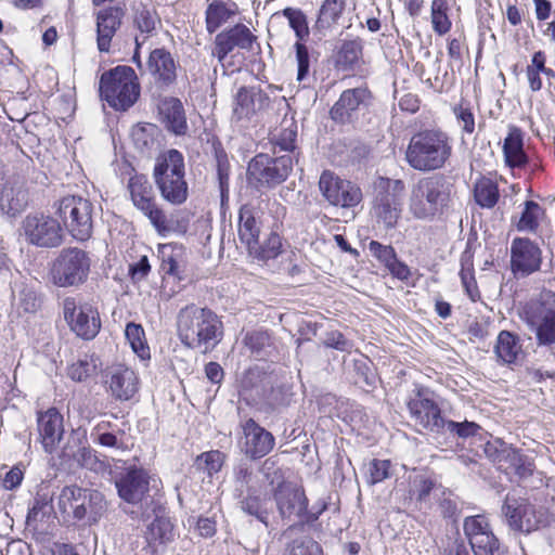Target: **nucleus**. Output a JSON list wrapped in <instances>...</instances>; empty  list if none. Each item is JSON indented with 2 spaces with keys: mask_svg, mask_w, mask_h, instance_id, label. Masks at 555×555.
<instances>
[{
  "mask_svg": "<svg viewBox=\"0 0 555 555\" xmlns=\"http://www.w3.org/2000/svg\"><path fill=\"white\" fill-rule=\"evenodd\" d=\"M256 41L257 37L246 25L236 24L216 36L212 55L217 56L219 63L222 64L225 56L235 48L250 51Z\"/></svg>",
  "mask_w": 555,
  "mask_h": 555,
  "instance_id": "6ab92c4d",
  "label": "nucleus"
},
{
  "mask_svg": "<svg viewBox=\"0 0 555 555\" xmlns=\"http://www.w3.org/2000/svg\"><path fill=\"white\" fill-rule=\"evenodd\" d=\"M387 269L393 276L402 281L408 280L411 274L409 267L405 263L399 261L397 258L389 266H387Z\"/></svg>",
  "mask_w": 555,
  "mask_h": 555,
  "instance_id": "774afa93",
  "label": "nucleus"
},
{
  "mask_svg": "<svg viewBox=\"0 0 555 555\" xmlns=\"http://www.w3.org/2000/svg\"><path fill=\"white\" fill-rule=\"evenodd\" d=\"M542 250L527 237H515L511 244V269L517 276H528L541 269Z\"/></svg>",
  "mask_w": 555,
  "mask_h": 555,
  "instance_id": "f3484780",
  "label": "nucleus"
},
{
  "mask_svg": "<svg viewBox=\"0 0 555 555\" xmlns=\"http://www.w3.org/2000/svg\"><path fill=\"white\" fill-rule=\"evenodd\" d=\"M474 196L479 206L492 208L500 196L496 183L488 178L479 179L475 184Z\"/></svg>",
  "mask_w": 555,
  "mask_h": 555,
  "instance_id": "79ce46f5",
  "label": "nucleus"
},
{
  "mask_svg": "<svg viewBox=\"0 0 555 555\" xmlns=\"http://www.w3.org/2000/svg\"><path fill=\"white\" fill-rule=\"evenodd\" d=\"M255 247L249 251L254 258L262 261L274 259L281 253V237L278 233L271 232L262 243L258 241Z\"/></svg>",
  "mask_w": 555,
  "mask_h": 555,
  "instance_id": "37998d69",
  "label": "nucleus"
},
{
  "mask_svg": "<svg viewBox=\"0 0 555 555\" xmlns=\"http://www.w3.org/2000/svg\"><path fill=\"white\" fill-rule=\"evenodd\" d=\"M104 376L108 390L117 400H129L139 389L135 372L125 364L118 363L108 366Z\"/></svg>",
  "mask_w": 555,
  "mask_h": 555,
  "instance_id": "5701e85b",
  "label": "nucleus"
},
{
  "mask_svg": "<svg viewBox=\"0 0 555 555\" xmlns=\"http://www.w3.org/2000/svg\"><path fill=\"white\" fill-rule=\"evenodd\" d=\"M98 359L85 356L68 367V376L76 382H82L95 373Z\"/></svg>",
  "mask_w": 555,
  "mask_h": 555,
  "instance_id": "09e8293b",
  "label": "nucleus"
},
{
  "mask_svg": "<svg viewBox=\"0 0 555 555\" xmlns=\"http://www.w3.org/2000/svg\"><path fill=\"white\" fill-rule=\"evenodd\" d=\"M224 462V455L220 451H209L202 453L196 459V464L199 468L206 470L208 475L218 473Z\"/></svg>",
  "mask_w": 555,
  "mask_h": 555,
  "instance_id": "6e6d98bb",
  "label": "nucleus"
},
{
  "mask_svg": "<svg viewBox=\"0 0 555 555\" xmlns=\"http://www.w3.org/2000/svg\"><path fill=\"white\" fill-rule=\"evenodd\" d=\"M463 528L474 555H501L500 542L485 516L466 517Z\"/></svg>",
  "mask_w": 555,
  "mask_h": 555,
  "instance_id": "dca6fc26",
  "label": "nucleus"
},
{
  "mask_svg": "<svg viewBox=\"0 0 555 555\" xmlns=\"http://www.w3.org/2000/svg\"><path fill=\"white\" fill-rule=\"evenodd\" d=\"M362 56V44L360 40L345 41L336 56V67L347 72L354 69Z\"/></svg>",
  "mask_w": 555,
  "mask_h": 555,
  "instance_id": "ea45409f",
  "label": "nucleus"
},
{
  "mask_svg": "<svg viewBox=\"0 0 555 555\" xmlns=\"http://www.w3.org/2000/svg\"><path fill=\"white\" fill-rule=\"evenodd\" d=\"M391 463L388 460H373L367 466L366 481L370 486L382 482L390 477Z\"/></svg>",
  "mask_w": 555,
  "mask_h": 555,
  "instance_id": "5fc2aeb1",
  "label": "nucleus"
},
{
  "mask_svg": "<svg viewBox=\"0 0 555 555\" xmlns=\"http://www.w3.org/2000/svg\"><path fill=\"white\" fill-rule=\"evenodd\" d=\"M178 68V61L165 48H157L151 51L146 62V72L157 88L168 89L175 85Z\"/></svg>",
  "mask_w": 555,
  "mask_h": 555,
  "instance_id": "a211bd4d",
  "label": "nucleus"
},
{
  "mask_svg": "<svg viewBox=\"0 0 555 555\" xmlns=\"http://www.w3.org/2000/svg\"><path fill=\"white\" fill-rule=\"evenodd\" d=\"M57 507L65 519L91 527L107 512V502L104 494L95 489L66 486L59 494Z\"/></svg>",
  "mask_w": 555,
  "mask_h": 555,
  "instance_id": "7ed1b4c3",
  "label": "nucleus"
},
{
  "mask_svg": "<svg viewBox=\"0 0 555 555\" xmlns=\"http://www.w3.org/2000/svg\"><path fill=\"white\" fill-rule=\"evenodd\" d=\"M502 509L514 531L530 533L538 530L545 520L544 513L526 499L507 495Z\"/></svg>",
  "mask_w": 555,
  "mask_h": 555,
  "instance_id": "ddd939ff",
  "label": "nucleus"
},
{
  "mask_svg": "<svg viewBox=\"0 0 555 555\" xmlns=\"http://www.w3.org/2000/svg\"><path fill=\"white\" fill-rule=\"evenodd\" d=\"M269 98L260 88L242 87L238 89L233 107V114L237 119L248 118L261 109Z\"/></svg>",
  "mask_w": 555,
  "mask_h": 555,
  "instance_id": "c85d7f7f",
  "label": "nucleus"
},
{
  "mask_svg": "<svg viewBox=\"0 0 555 555\" xmlns=\"http://www.w3.org/2000/svg\"><path fill=\"white\" fill-rule=\"evenodd\" d=\"M90 266V257L85 250L65 248L54 260L52 281L59 287L79 286L88 280Z\"/></svg>",
  "mask_w": 555,
  "mask_h": 555,
  "instance_id": "6e6552de",
  "label": "nucleus"
},
{
  "mask_svg": "<svg viewBox=\"0 0 555 555\" xmlns=\"http://www.w3.org/2000/svg\"><path fill=\"white\" fill-rule=\"evenodd\" d=\"M158 113L166 127L176 134H184L188 125L183 105L179 99L165 98L158 104Z\"/></svg>",
  "mask_w": 555,
  "mask_h": 555,
  "instance_id": "c756f323",
  "label": "nucleus"
},
{
  "mask_svg": "<svg viewBox=\"0 0 555 555\" xmlns=\"http://www.w3.org/2000/svg\"><path fill=\"white\" fill-rule=\"evenodd\" d=\"M133 205L149 218L159 234L173 230L165 212L157 206L152 184L145 176H133L128 183Z\"/></svg>",
  "mask_w": 555,
  "mask_h": 555,
  "instance_id": "1a4fd4ad",
  "label": "nucleus"
},
{
  "mask_svg": "<svg viewBox=\"0 0 555 555\" xmlns=\"http://www.w3.org/2000/svg\"><path fill=\"white\" fill-rule=\"evenodd\" d=\"M526 321L534 331L539 345L555 344V308L532 302L526 310Z\"/></svg>",
  "mask_w": 555,
  "mask_h": 555,
  "instance_id": "aec40b11",
  "label": "nucleus"
},
{
  "mask_svg": "<svg viewBox=\"0 0 555 555\" xmlns=\"http://www.w3.org/2000/svg\"><path fill=\"white\" fill-rule=\"evenodd\" d=\"M150 479L147 472L142 468L128 469L115 482L118 495L131 504L141 502L149 492Z\"/></svg>",
  "mask_w": 555,
  "mask_h": 555,
  "instance_id": "bb28decb",
  "label": "nucleus"
},
{
  "mask_svg": "<svg viewBox=\"0 0 555 555\" xmlns=\"http://www.w3.org/2000/svg\"><path fill=\"white\" fill-rule=\"evenodd\" d=\"M283 15L288 20V24L295 31L297 41L301 42L309 36V27L306 14L294 8H286L283 10Z\"/></svg>",
  "mask_w": 555,
  "mask_h": 555,
  "instance_id": "49530a36",
  "label": "nucleus"
},
{
  "mask_svg": "<svg viewBox=\"0 0 555 555\" xmlns=\"http://www.w3.org/2000/svg\"><path fill=\"white\" fill-rule=\"evenodd\" d=\"M494 353L496 360L503 364L515 363L521 353L519 338L512 332L501 331L496 338Z\"/></svg>",
  "mask_w": 555,
  "mask_h": 555,
  "instance_id": "e433bc0d",
  "label": "nucleus"
},
{
  "mask_svg": "<svg viewBox=\"0 0 555 555\" xmlns=\"http://www.w3.org/2000/svg\"><path fill=\"white\" fill-rule=\"evenodd\" d=\"M541 207L538 203L527 201L525 203V208L517 223V229L519 231L533 232L539 225V217L541 215Z\"/></svg>",
  "mask_w": 555,
  "mask_h": 555,
  "instance_id": "8fccbe9b",
  "label": "nucleus"
},
{
  "mask_svg": "<svg viewBox=\"0 0 555 555\" xmlns=\"http://www.w3.org/2000/svg\"><path fill=\"white\" fill-rule=\"evenodd\" d=\"M408 409L415 425L438 433L444 427L441 411L433 398V392L426 388H417L408 401Z\"/></svg>",
  "mask_w": 555,
  "mask_h": 555,
  "instance_id": "4468645a",
  "label": "nucleus"
},
{
  "mask_svg": "<svg viewBox=\"0 0 555 555\" xmlns=\"http://www.w3.org/2000/svg\"><path fill=\"white\" fill-rule=\"evenodd\" d=\"M404 190L405 184L400 179L378 177L374 181V215L386 228L395 227L400 218Z\"/></svg>",
  "mask_w": 555,
  "mask_h": 555,
  "instance_id": "0eeeda50",
  "label": "nucleus"
},
{
  "mask_svg": "<svg viewBox=\"0 0 555 555\" xmlns=\"http://www.w3.org/2000/svg\"><path fill=\"white\" fill-rule=\"evenodd\" d=\"M160 192L162 197L172 204H183L189 195V188L184 177L177 178H157L154 179Z\"/></svg>",
  "mask_w": 555,
  "mask_h": 555,
  "instance_id": "c9c22d12",
  "label": "nucleus"
},
{
  "mask_svg": "<svg viewBox=\"0 0 555 555\" xmlns=\"http://www.w3.org/2000/svg\"><path fill=\"white\" fill-rule=\"evenodd\" d=\"M177 332L184 346L207 352L221 341L223 324L210 309L192 304L180 309Z\"/></svg>",
  "mask_w": 555,
  "mask_h": 555,
  "instance_id": "f257e3e1",
  "label": "nucleus"
},
{
  "mask_svg": "<svg viewBox=\"0 0 555 555\" xmlns=\"http://www.w3.org/2000/svg\"><path fill=\"white\" fill-rule=\"evenodd\" d=\"M26 241L37 247L54 248L63 243L64 234L60 221L50 215H27L22 222Z\"/></svg>",
  "mask_w": 555,
  "mask_h": 555,
  "instance_id": "9b49d317",
  "label": "nucleus"
},
{
  "mask_svg": "<svg viewBox=\"0 0 555 555\" xmlns=\"http://www.w3.org/2000/svg\"><path fill=\"white\" fill-rule=\"evenodd\" d=\"M244 344L253 353L260 354L267 347H270L271 338L267 332L255 331L246 334Z\"/></svg>",
  "mask_w": 555,
  "mask_h": 555,
  "instance_id": "4d7b16f0",
  "label": "nucleus"
},
{
  "mask_svg": "<svg viewBox=\"0 0 555 555\" xmlns=\"http://www.w3.org/2000/svg\"><path fill=\"white\" fill-rule=\"evenodd\" d=\"M292 170L291 155L271 158L266 154H258L249 162L247 176L250 183L271 188L285 181Z\"/></svg>",
  "mask_w": 555,
  "mask_h": 555,
  "instance_id": "9d476101",
  "label": "nucleus"
},
{
  "mask_svg": "<svg viewBox=\"0 0 555 555\" xmlns=\"http://www.w3.org/2000/svg\"><path fill=\"white\" fill-rule=\"evenodd\" d=\"M52 512V495L49 492L41 489L36 498L33 507L28 512L27 522L36 520L39 515L42 517L49 515Z\"/></svg>",
  "mask_w": 555,
  "mask_h": 555,
  "instance_id": "603ef678",
  "label": "nucleus"
},
{
  "mask_svg": "<svg viewBox=\"0 0 555 555\" xmlns=\"http://www.w3.org/2000/svg\"><path fill=\"white\" fill-rule=\"evenodd\" d=\"M495 462L499 469L505 472L507 475H515L519 478H526L533 472L532 462L517 449L511 446H503L498 451Z\"/></svg>",
  "mask_w": 555,
  "mask_h": 555,
  "instance_id": "cd10ccee",
  "label": "nucleus"
},
{
  "mask_svg": "<svg viewBox=\"0 0 555 555\" xmlns=\"http://www.w3.org/2000/svg\"><path fill=\"white\" fill-rule=\"evenodd\" d=\"M241 504L242 509L245 513L255 516L266 526L268 525L270 507L269 502L266 499H261L260 496L256 495H248L245 500L241 502Z\"/></svg>",
  "mask_w": 555,
  "mask_h": 555,
  "instance_id": "de8ad7c7",
  "label": "nucleus"
},
{
  "mask_svg": "<svg viewBox=\"0 0 555 555\" xmlns=\"http://www.w3.org/2000/svg\"><path fill=\"white\" fill-rule=\"evenodd\" d=\"M151 267L149 263V260L145 256H143L137 263L130 264L129 267V273L134 281H140L144 279Z\"/></svg>",
  "mask_w": 555,
  "mask_h": 555,
  "instance_id": "338daca9",
  "label": "nucleus"
},
{
  "mask_svg": "<svg viewBox=\"0 0 555 555\" xmlns=\"http://www.w3.org/2000/svg\"><path fill=\"white\" fill-rule=\"evenodd\" d=\"M300 526H289L282 537L292 539L287 544L283 555H323L321 545L308 535H300L295 538L298 531L302 530Z\"/></svg>",
  "mask_w": 555,
  "mask_h": 555,
  "instance_id": "7c9ffc66",
  "label": "nucleus"
},
{
  "mask_svg": "<svg viewBox=\"0 0 555 555\" xmlns=\"http://www.w3.org/2000/svg\"><path fill=\"white\" fill-rule=\"evenodd\" d=\"M125 335L132 350L141 359H146L150 357V348L146 345L144 330L140 324L128 323L126 326Z\"/></svg>",
  "mask_w": 555,
  "mask_h": 555,
  "instance_id": "c03bdc74",
  "label": "nucleus"
},
{
  "mask_svg": "<svg viewBox=\"0 0 555 555\" xmlns=\"http://www.w3.org/2000/svg\"><path fill=\"white\" fill-rule=\"evenodd\" d=\"M274 500L282 518H301L307 511L305 491L292 482H282L274 490Z\"/></svg>",
  "mask_w": 555,
  "mask_h": 555,
  "instance_id": "412c9836",
  "label": "nucleus"
},
{
  "mask_svg": "<svg viewBox=\"0 0 555 555\" xmlns=\"http://www.w3.org/2000/svg\"><path fill=\"white\" fill-rule=\"evenodd\" d=\"M229 17L230 11L223 3H211L206 11L207 30L210 34L215 33Z\"/></svg>",
  "mask_w": 555,
  "mask_h": 555,
  "instance_id": "3c124183",
  "label": "nucleus"
},
{
  "mask_svg": "<svg viewBox=\"0 0 555 555\" xmlns=\"http://www.w3.org/2000/svg\"><path fill=\"white\" fill-rule=\"evenodd\" d=\"M259 236L260 225L253 207L242 206L238 212V238L247 247L248 253L256 248Z\"/></svg>",
  "mask_w": 555,
  "mask_h": 555,
  "instance_id": "2f4dec72",
  "label": "nucleus"
},
{
  "mask_svg": "<svg viewBox=\"0 0 555 555\" xmlns=\"http://www.w3.org/2000/svg\"><path fill=\"white\" fill-rule=\"evenodd\" d=\"M242 428L244 434L242 450L250 459L263 457L273 449L275 443L273 435L253 418L247 420Z\"/></svg>",
  "mask_w": 555,
  "mask_h": 555,
  "instance_id": "a878e982",
  "label": "nucleus"
},
{
  "mask_svg": "<svg viewBox=\"0 0 555 555\" xmlns=\"http://www.w3.org/2000/svg\"><path fill=\"white\" fill-rule=\"evenodd\" d=\"M448 2L447 0H433L431 3V24L433 29L438 35L447 34L451 28V21L447 15Z\"/></svg>",
  "mask_w": 555,
  "mask_h": 555,
  "instance_id": "a18cd8bd",
  "label": "nucleus"
},
{
  "mask_svg": "<svg viewBox=\"0 0 555 555\" xmlns=\"http://www.w3.org/2000/svg\"><path fill=\"white\" fill-rule=\"evenodd\" d=\"M434 481L424 476H417L413 479V491L417 494L418 501H425L434 489Z\"/></svg>",
  "mask_w": 555,
  "mask_h": 555,
  "instance_id": "0e129e2a",
  "label": "nucleus"
},
{
  "mask_svg": "<svg viewBox=\"0 0 555 555\" xmlns=\"http://www.w3.org/2000/svg\"><path fill=\"white\" fill-rule=\"evenodd\" d=\"M37 431L44 451L48 453L55 452L59 449L64 434L62 414L55 408H50L44 412H38Z\"/></svg>",
  "mask_w": 555,
  "mask_h": 555,
  "instance_id": "b1692460",
  "label": "nucleus"
},
{
  "mask_svg": "<svg viewBox=\"0 0 555 555\" xmlns=\"http://www.w3.org/2000/svg\"><path fill=\"white\" fill-rule=\"evenodd\" d=\"M452 155L451 139L439 130H424L412 135L405 151L411 168L430 172L444 168Z\"/></svg>",
  "mask_w": 555,
  "mask_h": 555,
  "instance_id": "f03ea898",
  "label": "nucleus"
},
{
  "mask_svg": "<svg viewBox=\"0 0 555 555\" xmlns=\"http://www.w3.org/2000/svg\"><path fill=\"white\" fill-rule=\"evenodd\" d=\"M133 25L140 31L135 36V46L139 48L149 37L156 35L160 20L154 10L140 5L134 11Z\"/></svg>",
  "mask_w": 555,
  "mask_h": 555,
  "instance_id": "f704fd0d",
  "label": "nucleus"
},
{
  "mask_svg": "<svg viewBox=\"0 0 555 555\" xmlns=\"http://www.w3.org/2000/svg\"><path fill=\"white\" fill-rule=\"evenodd\" d=\"M295 50H296V61H297V80L302 81L309 74L310 68V56L308 52V48L297 41L295 43Z\"/></svg>",
  "mask_w": 555,
  "mask_h": 555,
  "instance_id": "bf43d9fd",
  "label": "nucleus"
},
{
  "mask_svg": "<svg viewBox=\"0 0 555 555\" xmlns=\"http://www.w3.org/2000/svg\"><path fill=\"white\" fill-rule=\"evenodd\" d=\"M442 555H470L465 540L459 533L454 538H449L443 548Z\"/></svg>",
  "mask_w": 555,
  "mask_h": 555,
  "instance_id": "e2e57ef3",
  "label": "nucleus"
},
{
  "mask_svg": "<svg viewBox=\"0 0 555 555\" xmlns=\"http://www.w3.org/2000/svg\"><path fill=\"white\" fill-rule=\"evenodd\" d=\"M131 135L134 145L141 153H151L159 146L160 131L153 124L137 125L133 127Z\"/></svg>",
  "mask_w": 555,
  "mask_h": 555,
  "instance_id": "4c0bfd02",
  "label": "nucleus"
},
{
  "mask_svg": "<svg viewBox=\"0 0 555 555\" xmlns=\"http://www.w3.org/2000/svg\"><path fill=\"white\" fill-rule=\"evenodd\" d=\"M371 92L363 87L345 90L330 111L331 118L339 124L351 122L361 106H365Z\"/></svg>",
  "mask_w": 555,
  "mask_h": 555,
  "instance_id": "393cba45",
  "label": "nucleus"
},
{
  "mask_svg": "<svg viewBox=\"0 0 555 555\" xmlns=\"http://www.w3.org/2000/svg\"><path fill=\"white\" fill-rule=\"evenodd\" d=\"M319 186L322 195L334 206L354 207L362 199V192L359 186L340 179L331 171H324L321 175Z\"/></svg>",
  "mask_w": 555,
  "mask_h": 555,
  "instance_id": "2eb2a0df",
  "label": "nucleus"
},
{
  "mask_svg": "<svg viewBox=\"0 0 555 555\" xmlns=\"http://www.w3.org/2000/svg\"><path fill=\"white\" fill-rule=\"evenodd\" d=\"M449 199L450 186L443 177H423L411 188L409 211L416 219L433 220L443 212Z\"/></svg>",
  "mask_w": 555,
  "mask_h": 555,
  "instance_id": "20e7f679",
  "label": "nucleus"
},
{
  "mask_svg": "<svg viewBox=\"0 0 555 555\" xmlns=\"http://www.w3.org/2000/svg\"><path fill=\"white\" fill-rule=\"evenodd\" d=\"M100 94L115 109L126 111L140 95V86L133 68L117 66L102 74Z\"/></svg>",
  "mask_w": 555,
  "mask_h": 555,
  "instance_id": "39448f33",
  "label": "nucleus"
},
{
  "mask_svg": "<svg viewBox=\"0 0 555 555\" xmlns=\"http://www.w3.org/2000/svg\"><path fill=\"white\" fill-rule=\"evenodd\" d=\"M472 263L469 262V259L465 260L462 259V269L460 272L462 285L468 295V297L473 301H477L480 298V294L477 287V283L474 276V271L472 268Z\"/></svg>",
  "mask_w": 555,
  "mask_h": 555,
  "instance_id": "864d4df0",
  "label": "nucleus"
},
{
  "mask_svg": "<svg viewBox=\"0 0 555 555\" xmlns=\"http://www.w3.org/2000/svg\"><path fill=\"white\" fill-rule=\"evenodd\" d=\"M63 314L70 330L82 339H93L101 330L99 311L88 302L78 304L67 297L63 300Z\"/></svg>",
  "mask_w": 555,
  "mask_h": 555,
  "instance_id": "f8f14e48",
  "label": "nucleus"
},
{
  "mask_svg": "<svg viewBox=\"0 0 555 555\" xmlns=\"http://www.w3.org/2000/svg\"><path fill=\"white\" fill-rule=\"evenodd\" d=\"M124 16L125 9L120 5H108L96 12V47L101 53L111 51L113 38L120 28Z\"/></svg>",
  "mask_w": 555,
  "mask_h": 555,
  "instance_id": "4be33fe9",
  "label": "nucleus"
},
{
  "mask_svg": "<svg viewBox=\"0 0 555 555\" xmlns=\"http://www.w3.org/2000/svg\"><path fill=\"white\" fill-rule=\"evenodd\" d=\"M326 347L334 348L340 351H347L351 348V344L339 332H330L324 338Z\"/></svg>",
  "mask_w": 555,
  "mask_h": 555,
  "instance_id": "69168bd1",
  "label": "nucleus"
},
{
  "mask_svg": "<svg viewBox=\"0 0 555 555\" xmlns=\"http://www.w3.org/2000/svg\"><path fill=\"white\" fill-rule=\"evenodd\" d=\"M444 427L448 431L456 434L461 438L474 436L480 429L479 425L474 422L465 421L457 423L453 421L444 422Z\"/></svg>",
  "mask_w": 555,
  "mask_h": 555,
  "instance_id": "052dcab7",
  "label": "nucleus"
},
{
  "mask_svg": "<svg viewBox=\"0 0 555 555\" xmlns=\"http://www.w3.org/2000/svg\"><path fill=\"white\" fill-rule=\"evenodd\" d=\"M150 544H164L173 540V527L169 518L157 516L149 526L145 532Z\"/></svg>",
  "mask_w": 555,
  "mask_h": 555,
  "instance_id": "a19ab883",
  "label": "nucleus"
},
{
  "mask_svg": "<svg viewBox=\"0 0 555 555\" xmlns=\"http://www.w3.org/2000/svg\"><path fill=\"white\" fill-rule=\"evenodd\" d=\"M346 0H324L313 25V30L325 35V33L336 25L346 10Z\"/></svg>",
  "mask_w": 555,
  "mask_h": 555,
  "instance_id": "72a5a7b5",
  "label": "nucleus"
},
{
  "mask_svg": "<svg viewBox=\"0 0 555 555\" xmlns=\"http://www.w3.org/2000/svg\"><path fill=\"white\" fill-rule=\"evenodd\" d=\"M369 249L371 254L386 267L397 258L395 249L390 245H383L379 242L372 241L369 244Z\"/></svg>",
  "mask_w": 555,
  "mask_h": 555,
  "instance_id": "680f3d73",
  "label": "nucleus"
},
{
  "mask_svg": "<svg viewBox=\"0 0 555 555\" xmlns=\"http://www.w3.org/2000/svg\"><path fill=\"white\" fill-rule=\"evenodd\" d=\"M185 176L183 155L177 150H168L162 153L154 166L153 177L157 178H177Z\"/></svg>",
  "mask_w": 555,
  "mask_h": 555,
  "instance_id": "473e14b6",
  "label": "nucleus"
},
{
  "mask_svg": "<svg viewBox=\"0 0 555 555\" xmlns=\"http://www.w3.org/2000/svg\"><path fill=\"white\" fill-rule=\"evenodd\" d=\"M503 152L505 162L511 167L522 166L527 158L522 150V137L520 130L513 128L504 140Z\"/></svg>",
  "mask_w": 555,
  "mask_h": 555,
  "instance_id": "58836bf2",
  "label": "nucleus"
},
{
  "mask_svg": "<svg viewBox=\"0 0 555 555\" xmlns=\"http://www.w3.org/2000/svg\"><path fill=\"white\" fill-rule=\"evenodd\" d=\"M297 138L296 127L291 122L279 132L273 133L272 140L284 151H293Z\"/></svg>",
  "mask_w": 555,
  "mask_h": 555,
  "instance_id": "13d9d810",
  "label": "nucleus"
},
{
  "mask_svg": "<svg viewBox=\"0 0 555 555\" xmlns=\"http://www.w3.org/2000/svg\"><path fill=\"white\" fill-rule=\"evenodd\" d=\"M93 204L82 196L63 197L57 205V214L67 231L77 241H87L93 229Z\"/></svg>",
  "mask_w": 555,
  "mask_h": 555,
  "instance_id": "423d86ee",
  "label": "nucleus"
}]
</instances>
